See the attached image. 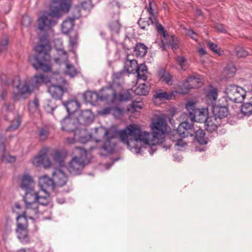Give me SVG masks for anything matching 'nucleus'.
I'll use <instances>...</instances> for the list:
<instances>
[{
	"instance_id": "obj_25",
	"label": "nucleus",
	"mask_w": 252,
	"mask_h": 252,
	"mask_svg": "<svg viewBox=\"0 0 252 252\" xmlns=\"http://www.w3.org/2000/svg\"><path fill=\"white\" fill-rule=\"evenodd\" d=\"M221 125V121L213 115L208 117L205 122L206 129L208 131H215Z\"/></svg>"
},
{
	"instance_id": "obj_51",
	"label": "nucleus",
	"mask_w": 252,
	"mask_h": 252,
	"mask_svg": "<svg viewBox=\"0 0 252 252\" xmlns=\"http://www.w3.org/2000/svg\"><path fill=\"white\" fill-rule=\"evenodd\" d=\"M187 34L192 39H193V40H194L195 41H197V37L198 35L196 34V33L194 32V31L193 30H190V29L187 32Z\"/></svg>"
},
{
	"instance_id": "obj_3",
	"label": "nucleus",
	"mask_w": 252,
	"mask_h": 252,
	"mask_svg": "<svg viewBox=\"0 0 252 252\" xmlns=\"http://www.w3.org/2000/svg\"><path fill=\"white\" fill-rule=\"evenodd\" d=\"M2 85H9L17 89L18 92H13L12 99L14 101L24 99L26 95L30 94L35 89L38 87L41 83H47L50 81L49 78L42 74L35 75L31 80L21 81L19 76H16L13 79L4 80L1 78Z\"/></svg>"
},
{
	"instance_id": "obj_17",
	"label": "nucleus",
	"mask_w": 252,
	"mask_h": 252,
	"mask_svg": "<svg viewBox=\"0 0 252 252\" xmlns=\"http://www.w3.org/2000/svg\"><path fill=\"white\" fill-rule=\"evenodd\" d=\"M35 182L32 177L28 174L23 175L21 178L20 187L26 191L25 195L28 193L32 194H40V192H37L34 190Z\"/></svg>"
},
{
	"instance_id": "obj_1",
	"label": "nucleus",
	"mask_w": 252,
	"mask_h": 252,
	"mask_svg": "<svg viewBox=\"0 0 252 252\" xmlns=\"http://www.w3.org/2000/svg\"><path fill=\"white\" fill-rule=\"evenodd\" d=\"M152 133L142 130L139 125H130L126 129L120 130L119 135L121 141L126 145L127 148L136 154H141L144 149H148L151 155L157 151V145L162 143L167 131V124L162 119H158L151 125ZM96 135L94 138L96 142H103L101 149L104 153L101 156H105L114 150L115 145L113 140L118 134L115 127L109 128L100 126L95 128Z\"/></svg>"
},
{
	"instance_id": "obj_12",
	"label": "nucleus",
	"mask_w": 252,
	"mask_h": 252,
	"mask_svg": "<svg viewBox=\"0 0 252 252\" xmlns=\"http://www.w3.org/2000/svg\"><path fill=\"white\" fill-rule=\"evenodd\" d=\"M225 93L229 100L236 103L243 101L246 94V91L242 88L233 84L226 87Z\"/></svg>"
},
{
	"instance_id": "obj_55",
	"label": "nucleus",
	"mask_w": 252,
	"mask_h": 252,
	"mask_svg": "<svg viewBox=\"0 0 252 252\" xmlns=\"http://www.w3.org/2000/svg\"><path fill=\"white\" fill-rule=\"evenodd\" d=\"M200 56H204L206 54V51L205 48L199 47L197 50Z\"/></svg>"
},
{
	"instance_id": "obj_31",
	"label": "nucleus",
	"mask_w": 252,
	"mask_h": 252,
	"mask_svg": "<svg viewBox=\"0 0 252 252\" xmlns=\"http://www.w3.org/2000/svg\"><path fill=\"white\" fill-rule=\"evenodd\" d=\"M67 112L69 114L73 113L80 107V104L77 100H70L63 103Z\"/></svg>"
},
{
	"instance_id": "obj_56",
	"label": "nucleus",
	"mask_w": 252,
	"mask_h": 252,
	"mask_svg": "<svg viewBox=\"0 0 252 252\" xmlns=\"http://www.w3.org/2000/svg\"><path fill=\"white\" fill-rule=\"evenodd\" d=\"M46 111L48 113H52L54 108L53 106H51L49 104H47L45 107Z\"/></svg>"
},
{
	"instance_id": "obj_8",
	"label": "nucleus",
	"mask_w": 252,
	"mask_h": 252,
	"mask_svg": "<svg viewBox=\"0 0 252 252\" xmlns=\"http://www.w3.org/2000/svg\"><path fill=\"white\" fill-rule=\"evenodd\" d=\"M86 150L79 147H76L72 152V158L70 161L67 169L69 173L74 175L81 173L85 165L90 160L87 158Z\"/></svg>"
},
{
	"instance_id": "obj_59",
	"label": "nucleus",
	"mask_w": 252,
	"mask_h": 252,
	"mask_svg": "<svg viewBox=\"0 0 252 252\" xmlns=\"http://www.w3.org/2000/svg\"><path fill=\"white\" fill-rule=\"evenodd\" d=\"M7 92L3 91L1 94V98L2 100H4L5 96L6 95Z\"/></svg>"
},
{
	"instance_id": "obj_39",
	"label": "nucleus",
	"mask_w": 252,
	"mask_h": 252,
	"mask_svg": "<svg viewBox=\"0 0 252 252\" xmlns=\"http://www.w3.org/2000/svg\"><path fill=\"white\" fill-rule=\"evenodd\" d=\"M241 111L245 116L249 117L252 115V102H247L241 106Z\"/></svg>"
},
{
	"instance_id": "obj_41",
	"label": "nucleus",
	"mask_w": 252,
	"mask_h": 252,
	"mask_svg": "<svg viewBox=\"0 0 252 252\" xmlns=\"http://www.w3.org/2000/svg\"><path fill=\"white\" fill-rule=\"evenodd\" d=\"M49 134V130L46 127H42L38 129V137L41 141L45 140Z\"/></svg>"
},
{
	"instance_id": "obj_60",
	"label": "nucleus",
	"mask_w": 252,
	"mask_h": 252,
	"mask_svg": "<svg viewBox=\"0 0 252 252\" xmlns=\"http://www.w3.org/2000/svg\"><path fill=\"white\" fill-rule=\"evenodd\" d=\"M57 201L60 204H62L64 202V199H62L61 200H59V199H57Z\"/></svg>"
},
{
	"instance_id": "obj_22",
	"label": "nucleus",
	"mask_w": 252,
	"mask_h": 252,
	"mask_svg": "<svg viewBox=\"0 0 252 252\" xmlns=\"http://www.w3.org/2000/svg\"><path fill=\"white\" fill-rule=\"evenodd\" d=\"M55 61L57 63L64 66L63 69L65 74L69 76L70 77H73L77 75L76 70L72 64L69 63L67 57L65 61L62 60V59L55 58Z\"/></svg>"
},
{
	"instance_id": "obj_24",
	"label": "nucleus",
	"mask_w": 252,
	"mask_h": 252,
	"mask_svg": "<svg viewBox=\"0 0 252 252\" xmlns=\"http://www.w3.org/2000/svg\"><path fill=\"white\" fill-rule=\"evenodd\" d=\"M211 106L213 115L220 121L222 119L227 116L228 110L227 107L216 104Z\"/></svg>"
},
{
	"instance_id": "obj_54",
	"label": "nucleus",
	"mask_w": 252,
	"mask_h": 252,
	"mask_svg": "<svg viewBox=\"0 0 252 252\" xmlns=\"http://www.w3.org/2000/svg\"><path fill=\"white\" fill-rule=\"evenodd\" d=\"M69 43L71 46L74 47L77 44V36L76 35L74 37H70L69 38Z\"/></svg>"
},
{
	"instance_id": "obj_9",
	"label": "nucleus",
	"mask_w": 252,
	"mask_h": 252,
	"mask_svg": "<svg viewBox=\"0 0 252 252\" xmlns=\"http://www.w3.org/2000/svg\"><path fill=\"white\" fill-rule=\"evenodd\" d=\"M194 130L192 126L187 122H184L180 124L176 130L172 131L170 136L173 141H176L175 147L178 150H182L187 145L181 138L178 139V137L184 138L189 136H193Z\"/></svg>"
},
{
	"instance_id": "obj_11",
	"label": "nucleus",
	"mask_w": 252,
	"mask_h": 252,
	"mask_svg": "<svg viewBox=\"0 0 252 252\" xmlns=\"http://www.w3.org/2000/svg\"><path fill=\"white\" fill-rule=\"evenodd\" d=\"M125 68L129 73L134 74L137 73V79L146 81L147 79V67L144 64H141L138 66L135 60L127 59L125 63Z\"/></svg>"
},
{
	"instance_id": "obj_6",
	"label": "nucleus",
	"mask_w": 252,
	"mask_h": 252,
	"mask_svg": "<svg viewBox=\"0 0 252 252\" xmlns=\"http://www.w3.org/2000/svg\"><path fill=\"white\" fill-rule=\"evenodd\" d=\"M63 130L73 131L74 136L72 138H67V142L73 144L76 142L85 144L92 138V136L88 133L84 127H81L78 121L76 118L71 116L66 117L61 122Z\"/></svg>"
},
{
	"instance_id": "obj_13",
	"label": "nucleus",
	"mask_w": 252,
	"mask_h": 252,
	"mask_svg": "<svg viewBox=\"0 0 252 252\" xmlns=\"http://www.w3.org/2000/svg\"><path fill=\"white\" fill-rule=\"evenodd\" d=\"M51 81L52 82L55 81L58 84H53L50 86L48 89L49 93L53 98L55 99H61L64 92L61 85L66 83L65 80L63 77H61L59 73H56L54 74Z\"/></svg>"
},
{
	"instance_id": "obj_40",
	"label": "nucleus",
	"mask_w": 252,
	"mask_h": 252,
	"mask_svg": "<svg viewBox=\"0 0 252 252\" xmlns=\"http://www.w3.org/2000/svg\"><path fill=\"white\" fill-rule=\"evenodd\" d=\"M160 75L162 81L169 85L172 84V77L168 72L165 71H162L160 72Z\"/></svg>"
},
{
	"instance_id": "obj_49",
	"label": "nucleus",
	"mask_w": 252,
	"mask_h": 252,
	"mask_svg": "<svg viewBox=\"0 0 252 252\" xmlns=\"http://www.w3.org/2000/svg\"><path fill=\"white\" fill-rule=\"evenodd\" d=\"M112 107L105 108L102 109L100 111H99L98 113H99V114H100L101 115H108V114L112 113Z\"/></svg>"
},
{
	"instance_id": "obj_37",
	"label": "nucleus",
	"mask_w": 252,
	"mask_h": 252,
	"mask_svg": "<svg viewBox=\"0 0 252 252\" xmlns=\"http://www.w3.org/2000/svg\"><path fill=\"white\" fill-rule=\"evenodd\" d=\"M236 71V68L233 65H227L223 70V75L226 78H230L234 76Z\"/></svg>"
},
{
	"instance_id": "obj_58",
	"label": "nucleus",
	"mask_w": 252,
	"mask_h": 252,
	"mask_svg": "<svg viewBox=\"0 0 252 252\" xmlns=\"http://www.w3.org/2000/svg\"><path fill=\"white\" fill-rule=\"evenodd\" d=\"M18 252H32V250H31L30 249H28L20 250Z\"/></svg>"
},
{
	"instance_id": "obj_33",
	"label": "nucleus",
	"mask_w": 252,
	"mask_h": 252,
	"mask_svg": "<svg viewBox=\"0 0 252 252\" xmlns=\"http://www.w3.org/2000/svg\"><path fill=\"white\" fill-rule=\"evenodd\" d=\"M144 104L141 101H132L131 104L127 106L126 111L131 113L139 112L143 108Z\"/></svg>"
},
{
	"instance_id": "obj_5",
	"label": "nucleus",
	"mask_w": 252,
	"mask_h": 252,
	"mask_svg": "<svg viewBox=\"0 0 252 252\" xmlns=\"http://www.w3.org/2000/svg\"><path fill=\"white\" fill-rule=\"evenodd\" d=\"M24 200L25 203V210L23 214L18 217H24L26 220L29 219L35 220L42 214V208L49 206H52L51 198L49 196H43L41 194H32L28 193L25 195Z\"/></svg>"
},
{
	"instance_id": "obj_23",
	"label": "nucleus",
	"mask_w": 252,
	"mask_h": 252,
	"mask_svg": "<svg viewBox=\"0 0 252 252\" xmlns=\"http://www.w3.org/2000/svg\"><path fill=\"white\" fill-rule=\"evenodd\" d=\"M76 10L78 12L76 15L73 16L72 18L66 19L63 22L62 25V31L63 33L67 34L73 29L74 21L80 17V12L78 9Z\"/></svg>"
},
{
	"instance_id": "obj_63",
	"label": "nucleus",
	"mask_w": 252,
	"mask_h": 252,
	"mask_svg": "<svg viewBox=\"0 0 252 252\" xmlns=\"http://www.w3.org/2000/svg\"><path fill=\"white\" fill-rule=\"evenodd\" d=\"M16 207H17V208L19 209L20 208V205H18V204H16Z\"/></svg>"
},
{
	"instance_id": "obj_4",
	"label": "nucleus",
	"mask_w": 252,
	"mask_h": 252,
	"mask_svg": "<svg viewBox=\"0 0 252 252\" xmlns=\"http://www.w3.org/2000/svg\"><path fill=\"white\" fill-rule=\"evenodd\" d=\"M155 7H156V4L154 1H150L149 2V8L146 11L149 13L148 17H144V12H143L142 17L138 22V25L142 29H145L147 26H150V25H153L155 26L158 33L161 34V36H162L161 41L163 50H166L170 47L173 50L177 49L178 45L174 37L173 36L168 37V39H167L166 32L163 27L158 23L155 14L156 10V9H154Z\"/></svg>"
},
{
	"instance_id": "obj_19",
	"label": "nucleus",
	"mask_w": 252,
	"mask_h": 252,
	"mask_svg": "<svg viewBox=\"0 0 252 252\" xmlns=\"http://www.w3.org/2000/svg\"><path fill=\"white\" fill-rule=\"evenodd\" d=\"M48 149H42L39 153V155L35 157L32 160L34 165L38 167L43 166L45 168L51 166V163L47 156Z\"/></svg>"
},
{
	"instance_id": "obj_42",
	"label": "nucleus",
	"mask_w": 252,
	"mask_h": 252,
	"mask_svg": "<svg viewBox=\"0 0 252 252\" xmlns=\"http://www.w3.org/2000/svg\"><path fill=\"white\" fill-rule=\"evenodd\" d=\"M177 62L181 66L182 69L185 70L189 66V63L187 59L183 56L178 57L177 58Z\"/></svg>"
},
{
	"instance_id": "obj_45",
	"label": "nucleus",
	"mask_w": 252,
	"mask_h": 252,
	"mask_svg": "<svg viewBox=\"0 0 252 252\" xmlns=\"http://www.w3.org/2000/svg\"><path fill=\"white\" fill-rule=\"evenodd\" d=\"M112 114L116 118L121 117L124 112V110L119 107H112Z\"/></svg>"
},
{
	"instance_id": "obj_62",
	"label": "nucleus",
	"mask_w": 252,
	"mask_h": 252,
	"mask_svg": "<svg viewBox=\"0 0 252 252\" xmlns=\"http://www.w3.org/2000/svg\"><path fill=\"white\" fill-rule=\"evenodd\" d=\"M113 163L111 164H108L107 165V166H106V169H109L110 168V167L112 165Z\"/></svg>"
},
{
	"instance_id": "obj_50",
	"label": "nucleus",
	"mask_w": 252,
	"mask_h": 252,
	"mask_svg": "<svg viewBox=\"0 0 252 252\" xmlns=\"http://www.w3.org/2000/svg\"><path fill=\"white\" fill-rule=\"evenodd\" d=\"M8 44V40L7 39H4L1 41L0 43V54L2 52L6 50V46Z\"/></svg>"
},
{
	"instance_id": "obj_21",
	"label": "nucleus",
	"mask_w": 252,
	"mask_h": 252,
	"mask_svg": "<svg viewBox=\"0 0 252 252\" xmlns=\"http://www.w3.org/2000/svg\"><path fill=\"white\" fill-rule=\"evenodd\" d=\"M52 180L56 186L62 187L66 184L67 178L63 169H56L52 174Z\"/></svg>"
},
{
	"instance_id": "obj_29",
	"label": "nucleus",
	"mask_w": 252,
	"mask_h": 252,
	"mask_svg": "<svg viewBox=\"0 0 252 252\" xmlns=\"http://www.w3.org/2000/svg\"><path fill=\"white\" fill-rule=\"evenodd\" d=\"M171 95L169 94L166 92H158L154 96V102L157 105H159L164 100L171 99Z\"/></svg>"
},
{
	"instance_id": "obj_32",
	"label": "nucleus",
	"mask_w": 252,
	"mask_h": 252,
	"mask_svg": "<svg viewBox=\"0 0 252 252\" xmlns=\"http://www.w3.org/2000/svg\"><path fill=\"white\" fill-rule=\"evenodd\" d=\"M66 153L64 151H56L53 155L54 160L58 163L61 167L64 165V160L66 157Z\"/></svg>"
},
{
	"instance_id": "obj_44",
	"label": "nucleus",
	"mask_w": 252,
	"mask_h": 252,
	"mask_svg": "<svg viewBox=\"0 0 252 252\" xmlns=\"http://www.w3.org/2000/svg\"><path fill=\"white\" fill-rule=\"evenodd\" d=\"M20 124V119L19 117H17L12 122L11 124L7 128L6 130L9 131H13L19 127Z\"/></svg>"
},
{
	"instance_id": "obj_20",
	"label": "nucleus",
	"mask_w": 252,
	"mask_h": 252,
	"mask_svg": "<svg viewBox=\"0 0 252 252\" xmlns=\"http://www.w3.org/2000/svg\"><path fill=\"white\" fill-rule=\"evenodd\" d=\"M105 88H103L101 90L100 94H98L95 92L91 91H87L83 94V98L84 100L88 103L91 104L94 103L97 101L98 100L101 101H107L108 96L107 94L103 91Z\"/></svg>"
},
{
	"instance_id": "obj_64",
	"label": "nucleus",
	"mask_w": 252,
	"mask_h": 252,
	"mask_svg": "<svg viewBox=\"0 0 252 252\" xmlns=\"http://www.w3.org/2000/svg\"><path fill=\"white\" fill-rule=\"evenodd\" d=\"M199 151H204V149H199L198 150Z\"/></svg>"
},
{
	"instance_id": "obj_18",
	"label": "nucleus",
	"mask_w": 252,
	"mask_h": 252,
	"mask_svg": "<svg viewBox=\"0 0 252 252\" xmlns=\"http://www.w3.org/2000/svg\"><path fill=\"white\" fill-rule=\"evenodd\" d=\"M103 91L108 96L107 101L111 103H115L117 101H125L130 98L128 93H120L117 95L111 87H106Z\"/></svg>"
},
{
	"instance_id": "obj_47",
	"label": "nucleus",
	"mask_w": 252,
	"mask_h": 252,
	"mask_svg": "<svg viewBox=\"0 0 252 252\" xmlns=\"http://www.w3.org/2000/svg\"><path fill=\"white\" fill-rule=\"evenodd\" d=\"M32 22L31 18L28 15H24L22 17V23L23 25L28 27L30 26Z\"/></svg>"
},
{
	"instance_id": "obj_53",
	"label": "nucleus",
	"mask_w": 252,
	"mask_h": 252,
	"mask_svg": "<svg viewBox=\"0 0 252 252\" xmlns=\"http://www.w3.org/2000/svg\"><path fill=\"white\" fill-rule=\"evenodd\" d=\"M216 27L218 31L221 32H226L224 26L222 24H218Z\"/></svg>"
},
{
	"instance_id": "obj_35",
	"label": "nucleus",
	"mask_w": 252,
	"mask_h": 252,
	"mask_svg": "<svg viewBox=\"0 0 252 252\" xmlns=\"http://www.w3.org/2000/svg\"><path fill=\"white\" fill-rule=\"evenodd\" d=\"M192 127V129L194 130L193 134H195V137L198 142L202 145H206L207 143V141L205 137V133L203 130L199 129L197 130L195 132L192 125L190 124Z\"/></svg>"
},
{
	"instance_id": "obj_61",
	"label": "nucleus",
	"mask_w": 252,
	"mask_h": 252,
	"mask_svg": "<svg viewBox=\"0 0 252 252\" xmlns=\"http://www.w3.org/2000/svg\"><path fill=\"white\" fill-rule=\"evenodd\" d=\"M196 14L198 15H201L202 14V12L200 10H197L196 11Z\"/></svg>"
},
{
	"instance_id": "obj_14",
	"label": "nucleus",
	"mask_w": 252,
	"mask_h": 252,
	"mask_svg": "<svg viewBox=\"0 0 252 252\" xmlns=\"http://www.w3.org/2000/svg\"><path fill=\"white\" fill-rule=\"evenodd\" d=\"M17 228L16 232L17 236L23 244H27L30 242V237L27 230L28 223L24 217H17Z\"/></svg>"
},
{
	"instance_id": "obj_30",
	"label": "nucleus",
	"mask_w": 252,
	"mask_h": 252,
	"mask_svg": "<svg viewBox=\"0 0 252 252\" xmlns=\"http://www.w3.org/2000/svg\"><path fill=\"white\" fill-rule=\"evenodd\" d=\"M0 160L5 162H13L15 160L14 157L5 153L3 143H0Z\"/></svg>"
},
{
	"instance_id": "obj_43",
	"label": "nucleus",
	"mask_w": 252,
	"mask_h": 252,
	"mask_svg": "<svg viewBox=\"0 0 252 252\" xmlns=\"http://www.w3.org/2000/svg\"><path fill=\"white\" fill-rule=\"evenodd\" d=\"M207 44L208 46L212 51L216 53L219 56L222 55L223 52L221 50L220 48L217 44L211 41H208Z\"/></svg>"
},
{
	"instance_id": "obj_46",
	"label": "nucleus",
	"mask_w": 252,
	"mask_h": 252,
	"mask_svg": "<svg viewBox=\"0 0 252 252\" xmlns=\"http://www.w3.org/2000/svg\"><path fill=\"white\" fill-rule=\"evenodd\" d=\"M236 52L237 56L240 58L245 57L248 55V52L241 47H236Z\"/></svg>"
},
{
	"instance_id": "obj_36",
	"label": "nucleus",
	"mask_w": 252,
	"mask_h": 252,
	"mask_svg": "<svg viewBox=\"0 0 252 252\" xmlns=\"http://www.w3.org/2000/svg\"><path fill=\"white\" fill-rule=\"evenodd\" d=\"M133 89L134 93L139 95H145L149 92V87L145 83H142Z\"/></svg>"
},
{
	"instance_id": "obj_15",
	"label": "nucleus",
	"mask_w": 252,
	"mask_h": 252,
	"mask_svg": "<svg viewBox=\"0 0 252 252\" xmlns=\"http://www.w3.org/2000/svg\"><path fill=\"white\" fill-rule=\"evenodd\" d=\"M202 85L203 83L199 75H191L186 80L182 85L180 93L184 94H187L190 89L200 87Z\"/></svg>"
},
{
	"instance_id": "obj_26",
	"label": "nucleus",
	"mask_w": 252,
	"mask_h": 252,
	"mask_svg": "<svg viewBox=\"0 0 252 252\" xmlns=\"http://www.w3.org/2000/svg\"><path fill=\"white\" fill-rule=\"evenodd\" d=\"M77 119L78 121L80 127H83V126L81 124H90L93 121L94 116L90 110H85L81 112L79 118Z\"/></svg>"
},
{
	"instance_id": "obj_16",
	"label": "nucleus",
	"mask_w": 252,
	"mask_h": 252,
	"mask_svg": "<svg viewBox=\"0 0 252 252\" xmlns=\"http://www.w3.org/2000/svg\"><path fill=\"white\" fill-rule=\"evenodd\" d=\"M38 182L41 188V190L38 192H40V194L43 196H49L50 197V194L55 189L52 178L51 179L46 175H43L39 178Z\"/></svg>"
},
{
	"instance_id": "obj_52",
	"label": "nucleus",
	"mask_w": 252,
	"mask_h": 252,
	"mask_svg": "<svg viewBox=\"0 0 252 252\" xmlns=\"http://www.w3.org/2000/svg\"><path fill=\"white\" fill-rule=\"evenodd\" d=\"M10 105L8 104H5L1 109V115L3 117H6V113L9 112V107Z\"/></svg>"
},
{
	"instance_id": "obj_7",
	"label": "nucleus",
	"mask_w": 252,
	"mask_h": 252,
	"mask_svg": "<svg viewBox=\"0 0 252 252\" xmlns=\"http://www.w3.org/2000/svg\"><path fill=\"white\" fill-rule=\"evenodd\" d=\"M51 46L48 43L38 45L35 47L38 54L30 56L29 61L36 70L41 69L44 72L51 70V56L49 54Z\"/></svg>"
},
{
	"instance_id": "obj_34",
	"label": "nucleus",
	"mask_w": 252,
	"mask_h": 252,
	"mask_svg": "<svg viewBox=\"0 0 252 252\" xmlns=\"http://www.w3.org/2000/svg\"><path fill=\"white\" fill-rule=\"evenodd\" d=\"M207 97L210 101L212 106L215 104L218 98V90L217 88L210 86L207 90Z\"/></svg>"
},
{
	"instance_id": "obj_48",
	"label": "nucleus",
	"mask_w": 252,
	"mask_h": 252,
	"mask_svg": "<svg viewBox=\"0 0 252 252\" xmlns=\"http://www.w3.org/2000/svg\"><path fill=\"white\" fill-rule=\"evenodd\" d=\"M30 109L33 108L35 110L37 109L39 106V100L37 98H35L32 101L30 102L29 103Z\"/></svg>"
},
{
	"instance_id": "obj_28",
	"label": "nucleus",
	"mask_w": 252,
	"mask_h": 252,
	"mask_svg": "<svg viewBox=\"0 0 252 252\" xmlns=\"http://www.w3.org/2000/svg\"><path fill=\"white\" fill-rule=\"evenodd\" d=\"M55 48L57 51L58 55L60 56L58 58L62 59L65 61L67 59L66 52L62 48L63 41L60 39H56L54 40Z\"/></svg>"
},
{
	"instance_id": "obj_2",
	"label": "nucleus",
	"mask_w": 252,
	"mask_h": 252,
	"mask_svg": "<svg viewBox=\"0 0 252 252\" xmlns=\"http://www.w3.org/2000/svg\"><path fill=\"white\" fill-rule=\"evenodd\" d=\"M50 0L52 4L57 3V5H51L50 10L42 12L38 18L37 27L40 31H47L55 26L59 19L67 13L71 7V0Z\"/></svg>"
},
{
	"instance_id": "obj_38",
	"label": "nucleus",
	"mask_w": 252,
	"mask_h": 252,
	"mask_svg": "<svg viewBox=\"0 0 252 252\" xmlns=\"http://www.w3.org/2000/svg\"><path fill=\"white\" fill-rule=\"evenodd\" d=\"M135 52L136 56L142 57L146 54L147 48L144 44H137L135 48Z\"/></svg>"
},
{
	"instance_id": "obj_10",
	"label": "nucleus",
	"mask_w": 252,
	"mask_h": 252,
	"mask_svg": "<svg viewBox=\"0 0 252 252\" xmlns=\"http://www.w3.org/2000/svg\"><path fill=\"white\" fill-rule=\"evenodd\" d=\"M196 105V102L193 101H189L186 103V108L189 112V117L192 122L205 123L208 117V109L197 108Z\"/></svg>"
},
{
	"instance_id": "obj_27",
	"label": "nucleus",
	"mask_w": 252,
	"mask_h": 252,
	"mask_svg": "<svg viewBox=\"0 0 252 252\" xmlns=\"http://www.w3.org/2000/svg\"><path fill=\"white\" fill-rule=\"evenodd\" d=\"M109 28L112 33H118L121 25L119 22L118 14H115L113 17V19L109 23Z\"/></svg>"
},
{
	"instance_id": "obj_57",
	"label": "nucleus",
	"mask_w": 252,
	"mask_h": 252,
	"mask_svg": "<svg viewBox=\"0 0 252 252\" xmlns=\"http://www.w3.org/2000/svg\"><path fill=\"white\" fill-rule=\"evenodd\" d=\"M43 250V246L40 244L37 245L35 248V251L36 252H42Z\"/></svg>"
}]
</instances>
